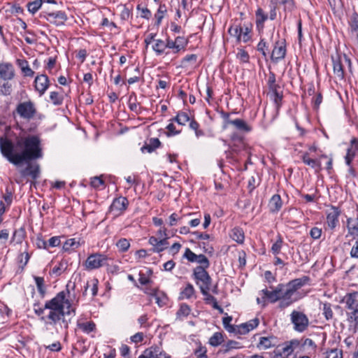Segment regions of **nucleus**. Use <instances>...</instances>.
<instances>
[{"label": "nucleus", "mask_w": 358, "mask_h": 358, "mask_svg": "<svg viewBox=\"0 0 358 358\" xmlns=\"http://www.w3.org/2000/svg\"><path fill=\"white\" fill-rule=\"evenodd\" d=\"M262 292L264 294L263 299L267 298L271 300V302H275L278 300H281V307L289 306L296 301V298L294 299H289V298L285 296V289L283 285H279L276 289L273 291H268L266 289H264L262 290Z\"/></svg>", "instance_id": "nucleus-4"}, {"label": "nucleus", "mask_w": 358, "mask_h": 358, "mask_svg": "<svg viewBox=\"0 0 358 358\" xmlns=\"http://www.w3.org/2000/svg\"><path fill=\"white\" fill-rule=\"evenodd\" d=\"M290 320L294 324V329L299 332H303L309 325L308 317L302 312L293 310L290 315Z\"/></svg>", "instance_id": "nucleus-7"}, {"label": "nucleus", "mask_w": 358, "mask_h": 358, "mask_svg": "<svg viewBox=\"0 0 358 358\" xmlns=\"http://www.w3.org/2000/svg\"><path fill=\"white\" fill-rule=\"evenodd\" d=\"M229 124L234 126V127L240 132L249 133L252 131V127L248 124L244 120L236 118L233 121H229Z\"/></svg>", "instance_id": "nucleus-23"}, {"label": "nucleus", "mask_w": 358, "mask_h": 358, "mask_svg": "<svg viewBox=\"0 0 358 358\" xmlns=\"http://www.w3.org/2000/svg\"><path fill=\"white\" fill-rule=\"evenodd\" d=\"M268 17L264 10L259 8L255 13V24L256 29L259 34H261L264 28V22L268 20Z\"/></svg>", "instance_id": "nucleus-21"}, {"label": "nucleus", "mask_w": 358, "mask_h": 358, "mask_svg": "<svg viewBox=\"0 0 358 358\" xmlns=\"http://www.w3.org/2000/svg\"><path fill=\"white\" fill-rule=\"evenodd\" d=\"M231 237L238 243H243L245 239L244 232L242 229L235 227L231 230Z\"/></svg>", "instance_id": "nucleus-33"}, {"label": "nucleus", "mask_w": 358, "mask_h": 358, "mask_svg": "<svg viewBox=\"0 0 358 358\" xmlns=\"http://www.w3.org/2000/svg\"><path fill=\"white\" fill-rule=\"evenodd\" d=\"M241 348H243V345L241 343L233 340H229L222 345L221 351L224 353H227L233 349H240Z\"/></svg>", "instance_id": "nucleus-31"}, {"label": "nucleus", "mask_w": 358, "mask_h": 358, "mask_svg": "<svg viewBox=\"0 0 358 358\" xmlns=\"http://www.w3.org/2000/svg\"><path fill=\"white\" fill-rule=\"evenodd\" d=\"M259 319L255 318L238 325V334H245L256 328L259 324Z\"/></svg>", "instance_id": "nucleus-25"}, {"label": "nucleus", "mask_w": 358, "mask_h": 358, "mask_svg": "<svg viewBox=\"0 0 358 358\" xmlns=\"http://www.w3.org/2000/svg\"><path fill=\"white\" fill-rule=\"evenodd\" d=\"M152 297L155 298V303L159 307H163L166 304L167 297L164 293L158 291Z\"/></svg>", "instance_id": "nucleus-44"}, {"label": "nucleus", "mask_w": 358, "mask_h": 358, "mask_svg": "<svg viewBox=\"0 0 358 358\" xmlns=\"http://www.w3.org/2000/svg\"><path fill=\"white\" fill-rule=\"evenodd\" d=\"M206 349L205 347H199L195 350V355L196 358H207Z\"/></svg>", "instance_id": "nucleus-64"}, {"label": "nucleus", "mask_w": 358, "mask_h": 358, "mask_svg": "<svg viewBox=\"0 0 358 358\" xmlns=\"http://www.w3.org/2000/svg\"><path fill=\"white\" fill-rule=\"evenodd\" d=\"M0 92L3 95H9L12 92V85L9 80H3V83H0Z\"/></svg>", "instance_id": "nucleus-47"}, {"label": "nucleus", "mask_w": 358, "mask_h": 358, "mask_svg": "<svg viewBox=\"0 0 358 358\" xmlns=\"http://www.w3.org/2000/svg\"><path fill=\"white\" fill-rule=\"evenodd\" d=\"M236 57L239 60H241L243 62L246 63L249 62V55L245 50L243 49L238 50Z\"/></svg>", "instance_id": "nucleus-59"}, {"label": "nucleus", "mask_w": 358, "mask_h": 358, "mask_svg": "<svg viewBox=\"0 0 358 358\" xmlns=\"http://www.w3.org/2000/svg\"><path fill=\"white\" fill-rule=\"evenodd\" d=\"M77 326L85 334H90L96 330V324L93 321L78 322Z\"/></svg>", "instance_id": "nucleus-34"}, {"label": "nucleus", "mask_w": 358, "mask_h": 358, "mask_svg": "<svg viewBox=\"0 0 358 358\" xmlns=\"http://www.w3.org/2000/svg\"><path fill=\"white\" fill-rule=\"evenodd\" d=\"M252 24L251 23L241 25H232L229 27L228 32L231 36L236 38L238 42L247 43L251 39V31Z\"/></svg>", "instance_id": "nucleus-5"}, {"label": "nucleus", "mask_w": 358, "mask_h": 358, "mask_svg": "<svg viewBox=\"0 0 358 358\" xmlns=\"http://www.w3.org/2000/svg\"><path fill=\"white\" fill-rule=\"evenodd\" d=\"M50 99L53 105L60 106L63 103L64 96L57 92H51L50 93Z\"/></svg>", "instance_id": "nucleus-40"}, {"label": "nucleus", "mask_w": 358, "mask_h": 358, "mask_svg": "<svg viewBox=\"0 0 358 358\" xmlns=\"http://www.w3.org/2000/svg\"><path fill=\"white\" fill-rule=\"evenodd\" d=\"M322 229L317 227H313L310 231V236L313 239H319L322 236Z\"/></svg>", "instance_id": "nucleus-61"}, {"label": "nucleus", "mask_w": 358, "mask_h": 358, "mask_svg": "<svg viewBox=\"0 0 358 358\" xmlns=\"http://www.w3.org/2000/svg\"><path fill=\"white\" fill-rule=\"evenodd\" d=\"M145 287L142 288V290L145 294L153 296L157 292L158 289L156 287H152L150 284L144 285Z\"/></svg>", "instance_id": "nucleus-60"}, {"label": "nucleus", "mask_w": 358, "mask_h": 358, "mask_svg": "<svg viewBox=\"0 0 358 358\" xmlns=\"http://www.w3.org/2000/svg\"><path fill=\"white\" fill-rule=\"evenodd\" d=\"M309 166L315 169L316 173L320 172L322 170L320 157L319 159H312Z\"/></svg>", "instance_id": "nucleus-58"}, {"label": "nucleus", "mask_w": 358, "mask_h": 358, "mask_svg": "<svg viewBox=\"0 0 358 358\" xmlns=\"http://www.w3.org/2000/svg\"><path fill=\"white\" fill-rule=\"evenodd\" d=\"M282 204V202L280 195L274 194L269 201V209L273 213L278 212L280 210Z\"/></svg>", "instance_id": "nucleus-27"}, {"label": "nucleus", "mask_w": 358, "mask_h": 358, "mask_svg": "<svg viewBox=\"0 0 358 358\" xmlns=\"http://www.w3.org/2000/svg\"><path fill=\"white\" fill-rule=\"evenodd\" d=\"M155 41V43L152 45V50L155 52L157 55H162L166 50V42L161 39H157Z\"/></svg>", "instance_id": "nucleus-36"}, {"label": "nucleus", "mask_w": 358, "mask_h": 358, "mask_svg": "<svg viewBox=\"0 0 358 358\" xmlns=\"http://www.w3.org/2000/svg\"><path fill=\"white\" fill-rule=\"evenodd\" d=\"M108 259L103 255L96 253L90 255L85 262L87 268H99L107 265Z\"/></svg>", "instance_id": "nucleus-11"}, {"label": "nucleus", "mask_w": 358, "mask_h": 358, "mask_svg": "<svg viewBox=\"0 0 358 358\" xmlns=\"http://www.w3.org/2000/svg\"><path fill=\"white\" fill-rule=\"evenodd\" d=\"M169 242L167 238H162L159 241L158 244L156 245L153 250L157 252H160L168 248Z\"/></svg>", "instance_id": "nucleus-50"}, {"label": "nucleus", "mask_w": 358, "mask_h": 358, "mask_svg": "<svg viewBox=\"0 0 358 358\" xmlns=\"http://www.w3.org/2000/svg\"><path fill=\"white\" fill-rule=\"evenodd\" d=\"M194 275L201 293L206 294V291L210 289V278L206 270H194Z\"/></svg>", "instance_id": "nucleus-9"}, {"label": "nucleus", "mask_w": 358, "mask_h": 358, "mask_svg": "<svg viewBox=\"0 0 358 358\" xmlns=\"http://www.w3.org/2000/svg\"><path fill=\"white\" fill-rule=\"evenodd\" d=\"M257 50L260 52L264 57H267L268 46L264 39H261L257 44Z\"/></svg>", "instance_id": "nucleus-49"}, {"label": "nucleus", "mask_w": 358, "mask_h": 358, "mask_svg": "<svg viewBox=\"0 0 358 358\" xmlns=\"http://www.w3.org/2000/svg\"><path fill=\"white\" fill-rule=\"evenodd\" d=\"M358 293L350 294L349 298L347 300L348 308L350 310H353L354 320L357 324H358Z\"/></svg>", "instance_id": "nucleus-22"}, {"label": "nucleus", "mask_w": 358, "mask_h": 358, "mask_svg": "<svg viewBox=\"0 0 358 358\" xmlns=\"http://www.w3.org/2000/svg\"><path fill=\"white\" fill-rule=\"evenodd\" d=\"M15 76L14 66L8 62L0 63V78L3 80H10Z\"/></svg>", "instance_id": "nucleus-18"}, {"label": "nucleus", "mask_w": 358, "mask_h": 358, "mask_svg": "<svg viewBox=\"0 0 358 358\" xmlns=\"http://www.w3.org/2000/svg\"><path fill=\"white\" fill-rule=\"evenodd\" d=\"M116 245L120 251L125 252L129 249L130 243L127 239L122 238L118 241Z\"/></svg>", "instance_id": "nucleus-52"}, {"label": "nucleus", "mask_w": 358, "mask_h": 358, "mask_svg": "<svg viewBox=\"0 0 358 358\" xmlns=\"http://www.w3.org/2000/svg\"><path fill=\"white\" fill-rule=\"evenodd\" d=\"M80 243L76 241V238H70L65 241L63 245V250L66 252H69L76 249L79 247Z\"/></svg>", "instance_id": "nucleus-39"}, {"label": "nucleus", "mask_w": 358, "mask_h": 358, "mask_svg": "<svg viewBox=\"0 0 358 358\" xmlns=\"http://www.w3.org/2000/svg\"><path fill=\"white\" fill-rule=\"evenodd\" d=\"M327 159L326 169L329 173H331V170L333 169V158L331 157H329L326 155H322L320 156V159Z\"/></svg>", "instance_id": "nucleus-62"}, {"label": "nucleus", "mask_w": 358, "mask_h": 358, "mask_svg": "<svg viewBox=\"0 0 358 358\" xmlns=\"http://www.w3.org/2000/svg\"><path fill=\"white\" fill-rule=\"evenodd\" d=\"M152 273V270H147L146 273H143L141 271L139 273V282L141 285H147L150 284L151 281L150 280V276Z\"/></svg>", "instance_id": "nucleus-46"}, {"label": "nucleus", "mask_w": 358, "mask_h": 358, "mask_svg": "<svg viewBox=\"0 0 358 358\" xmlns=\"http://www.w3.org/2000/svg\"><path fill=\"white\" fill-rule=\"evenodd\" d=\"M42 4H43L42 0H35L34 1L29 2L27 4L28 10L30 13H31L32 14H34L41 7Z\"/></svg>", "instance_id": "nucleus-45"}, {"label": "nucleus", "mask_w": 358, "mask_h": 358, "mask_svg": "<svg viewBox=\"0 0 358 358\" xmlns=\"http://www.w3.org/2000/svg\"><path fill=\"white\" fill-rule=\"evenodd\" d=\"M0 151L3 157L15 166L25 163L24 169L14 174L13 179L17 184H23L25 178L30 176L33 180L39 178L40 166L31 163L34 159L43 157L41 141L38 136L28 135L16 139L15 143L7 137H0Z\"/></svg>", "instance_id": "nucleus-2"}, {"label": "nucleus", "mask_w": 358, "mask_h": 358, "mask_svg": "<svg viewBox=\"0 0 358 358\" xmlns=\"http://www.w3.org/2000/svg\"><path fill=\"white\" fill-rule=\"evenodd\" d=\"M269 91L271 93V96L273 99V101L275 102L277 109H278L280 107V103L282 98V93L280 91L279 85L275 86L273 87V88H269Z\"/></svg>", "instance_id": "nucleus-28"}, {"label": "nucleus", "mask_w": 358, "mask_h": 358, "mask_svg": "<svg viewBox=\"0 0 358 358\" xmlns=\"http://www.w3.org/2000/svg\"><path fill=\"white\" fill-rule=\"evenodd\" d=\"M166 129H167L166 135L168 136H175V135L179 134L181 131L180 130H177L176 129V126L174 125V124L173 122L169 123L166 126Z\"/></svg>", "instance_id": "nucleus-57"}, {"label": "nucleus", "mask_w": 358, "mask_h": 358, "mask_svg": "<svg viewBox=\"0 0 358 358\" xmlns=\"http://www.w3.org/2000/svg\"><path fill=\"white\" fill-rule=\"evenodd\" d=\"M29 257H29V255L28 252L21 253L18 256V261L20 263V266L22 268L25 266L27 265V262H29Z\"/></svg>", "instance_id": "nucleus-55"}, {"label": "nucleus", "mask_w": 358, "mask_h": 358, "mask_svg": "<svg viewBox=\"0 0 358 358\" xmlns=\"http://www.w3.org/2000/svg\"><path fill=\"white\" fill-rule=\"evenodd\" d=\"M178 124L180 125H185L190 121V117L185 112L180 111L177 114Z\"/></svg>", "instance_id": "nucleus-48"}, {"label": "nucleus", "mask_w": 358, "mask_h": 358, "mask_svg": "<svg viewBox=\"0 0 358 358\" xmlns=\"http://www.w3.org/2000/svg\"><path fill=\"white\" fill-rule=\"evenodd\" d=\"M35 89L42 95L45 93L49 86L48 77L45 74L37 76L34 80Z\"/></svg>", "instance_id": "nucleus-20"}, {"label": "nucleus", "mask_w": 358, "mask_h": 358, "mask_svg": "<svg viewBox=\"0 0 358 358\" xmlns=\"http://www.w3.org/2000/svg\"><path fill=\"white\" fill-rule=\"evenodd\" d=\"M299 345V341L297 340H292L288 343H285L281 346L280 349L275 350L274 358H278L282 357V353L286 354L287 356L290 355L294 348Z\"/></svg>", "instance_id": "nucleus-15"}, {"label": "nucleus", "mask_w": 358, "mask_h": 358, "mask_svg": "<svg viewBox=\"0 0 358 358\" xmlns=\"http://www.w3.org/2000/svg\"><path fill=\"white\" fill-rule=\"evenodd\" d=\"M309 280L310 278L308 276H303L300 278L294 279L286 285H284L285 289V296L289 298V299H294L295 298L292 297L293 295L299 289L308 284Z\"/></svg>", "instance_id": "nucleus-8"}, {"label": "nucleus", "mask_w": 358, "mask_h": 358, "mask_svg": "<svg viewBox=\"0 0 358 358\" xmlns=\"http://www.w3.org/2000/svg\"><path fill=\"white\" fill-rule=\"evenodd\" d=\"M43 17L50 23L57 26L63 25L67 20V16L63 11L57 12H43Z\"/></svg>", "instance_id": "nucleus-13"}, {"label": "nucleus", "mask_w": 358, "mask_h": 358, "mask_svg": "<svg viewBox=\"0 0 358 358\" xmlns=\"http://www.w3.org/2000/svg\"><path fill=\"white\" fill-rule=\"evenodd\" d=\"M224 341V336L221 332H215L209 339V344L217 347Z\"/></svg>", "instance_id": "nucleus-38"}, {"label": "nucleus", "mask_w": 358, "mask_h": 358, "mask_svg": "<svg viewBox=\"0 0 358 358\" xmlns=\"http://www.w3.org/2000/svg\"><path fill=\"white\" fill-rule=\"evenodd\" d=\"M0 151L3 157L15 166L25 163L24 169L14 174L13 179L17 184H23L25 178L30 176L33 180L39 178L40 166L31 163L34 159L43 157L41 141L38 136L28 135L16 139L15 143L7 137H0Z\"/></svg>", "instance_id": "nucleus-1"}, {"label": "nucleus", "mask_w": 358, "mask_h": 358, "mask_svg": "<svg viewBox=\"0 0 358 358\" xmlns=\"http://www.w3.org/2000/svg\"><path fill=\"white\" fill-rule=\"evenodd\" d=\"M183 257L190 262L199 264L196 268H206L209 266V262L204 255H196L189 248H186Z\"/></svg>", "instance_id": "nucleus-10"}, {"label": "nucleus", "mask_w": 358, "mask_h": 358, "mask_svg": "<svg viewBox=\"0 0 358 358\" xmlns=\"http://www.w3.org/2000/svg\"><path fill=\"white\" fill-rule=\"evenodd\" d=\"M341 215V210L338 208L331 206L327 212V221L326 224L327 229L334 231L336 226L338 224V217Z\"/></svg>", "instance_id": "nucleus-12"}, {"label": "nucleus", "mask_w": 358, "mask_h": 358, "mask_svg": "<svg viewBox=\"0 0 358 358\" xmlns=\"http://www.w3.org/2000/svg\"><path fill=\"white\" fill-rule=\"evenodd\" d=\"M276 4L282 5L285 13L292 12L296 6L294 0H275Z\"/></svg>", "instance_id": "nucleus-32"}, {"label": "nucleus", "mask_w": 358, "mask_h": 358, "mask_svg": "<svg viewBox=\"0 0 358 358\" xmlns=\"http://www.w3.org/2000/svg\"><path fill=\"white\" fill-rule=\"evenodd\" d=\"M195 292L192 285L187 283L186 286L181 290L180 293V299H189L194 296Z\"/></svg>", "instance_id": "nucleus-30"}, {"label": "nucleus", "mask_w": 358, "mask_h": 358, "mask_svg": "<svg viewBox=\"0 0 358 358\" xmlns=\"http://www.w3.org/2000/svg\"><path fill=\"white\" fill-rule=\"evenodd\" d=\"M286 55V46L285 41H278L275 43L273 50L271 53V59L278 62L285 58Z\"/></svg>", "instance_id": "nucleus-14"}, {"label": "nucleus", "mask_w": 358, "mask_h": 358, "mask_svg": "<svg viewBox=\"0 0 358 358\" xmlns=\"http://www.w3.org/2000/svg\"><path fill=\"white\" fill-rule=\"evenodd\" d=\"M34 280L36 284L37 289L42 297L45 294V287L44 285V279L42 277L35 276Z\"/></svg>", "instance_id": "nucleus-43"}, {"label": "nucleus", "mask_w": 358, "mask_h": 358, "mask_svg": "<svg viewBox=\"0 0 358 358\" xmlns=\"http://www.w3.org/2000/svg\"><path fill=\"white\" fill-rule=\"evenodd\" d=\"M197 55L194 54L186 55L182 60L181 66L182 67H188L189 64L193 66L196 64Z\"/></svg>", "instance_id": "nucleus-42"}, {"label": "nucleus", "mask_w": 358, "mask_h": 358, "mask_svg": "<svg viewBox=\"0 0 358 358\" xmlns=\"http://www.w3.org/2000/svg\"><path fill=\"white\" fill-rule=\"evenodd\" d=\"M71 282L66 285V289L59 292L54 298L46 301L43 307L39 303L34 304V312L44 322L47 327H52L57 333L69 328V322L66 315L75 313L69 287Z\"/></svg>", "instance_id": "nucleus-3"}, {"label": "nucleus", "mask_w": 358, "mask_h": 358, "mask_svg": "<svg viewBox=\"0 0 358 358\" xmlns=\"http://www.w3.org/2000/svg\"><path fill=\"white\" fill-rule=\"evenodd\" d=\"M191 312V308L186 303H182L176 313V319L178 320H183L186 318Z\"/></svg>", "instance_id": "nucleus-29"}, {"label": "nucleus", "mask_w": 358, "mask_h": 358, "mask_svg": "<svg viewBox=\"0 0 358 358\" xmlns=\"http://www.w3.org/2000/svg\"><path fill=\"white\" fill-rule=\"evenodd\" d=\"M333 69L334 73L340 80H343L345 78V73L341 63V58L334 59L333 58Z\"/></svg>", "instance_id": "nucleus-26"}, {"label": "nucleus", "mask_w": 358, "mask_h": 358, "mask_svg": "<svg viewBox=\"0 0 358 358\" xmlns=\"http://www.w3.org/2000/svg\"><path fill=\"white\" fill-rule=\"evenodd\" d=\"M15 111L21 118L29 121L35 116L36 108L32 101H28L20 103L17 106Z\"/></svg>", "instance_id": "nucleus-6"}, {"label": "nucleus", "mask_w": 358, "mask_h": 358, "mask_svg": "<svg viewBox=\"0 0 358 358\" xmlns=\"http://www.w3.org/2000/svg\"><path fill=\"white\" fill-rule=\"evenodd\" d=\"M348 236L353 239L358 238V218L350 217L347 220Z\"/></svg>", "instance_id": "nucleus-24"}, {"label": "nucleus", "mask_w": 358, "mask_h": 358, "mask_svg": "<svg viewBox=\"0 0 358 358\" xmlns=\"http://www.w3.org/2000/svg\"><path fill=\"white\" fill-rule=\"evenodd\" d=\"M127 206L128 200L125 197H119L113 201L110 206V211L117 215L124 211Z\"/></svg>", "instance_id": "nucleus-19"}, {"label": "nucleus", "mask_w": 358, "mask_h": 358, "mask_svg": "<svg viewBox=\"0 0 358 358\" xmlns=\"http://www.w3.org/2000/svg\"><path fill=\"white\" fill-rule=\"evenodd\" d=\"M258 348L263 350H266L270 348L277 347V349H279L280 347L279 341L276 336H263L259 338V341L258 343Z\"/></svg>", "instance_id": "nucleus-16"}, {"label": "nucleus", "mask_w": 358, "mask_h": 358, "mask_svg": "<svg viewBox=\"0 0 358 358\" xmlns=\"http://www.w3.org/2000/svg\"><path fill=\"white\" fill-rule=\"evenodd\" d=\"M138 358H171L170 355L161 350L159 348L151 347L146 349Z\"/></svg>", "instance_id": "nucleus-17"}, {"label": "nucleus", "mask_w": 358, "mask_h": 358, "mask_svg": "<svg viewBox=\"0 0 358 358\" xmlns=\"http://www.w3.org/2000/svg\"><path fill=\"white\" fill-rule=\"evenodd\" d=\"M166 12V8L164 5H160L157 13L155 14V18L157 20V24H159L164 16V13Z\"/></svg>", "instance_id": "nucleus-51"}, {"label": "nucleus", "mask_w": 358, "mask_h": 358, "mask_svg": "<svg viewBox=\"0 0 358 358\" xmlns=\"http://www.w3.org/2000/svg\"><path fill=\"white\" fill-rule=\"evenodd\" d=\"M25 236V231L23 229H19L15 230L13 234L12 243H15L16 244H20L22 242Z\"/></svg>", "instance_id": "nucleus-41"}, {"label": "nucleus", "mask_w": 358, "mask_h": 358, "mask_svg": "<svg viewBox=\"0 0 358 358\" xmlns=\"http://www.w3.org/2000/svg\"><path fill=\"white\" fill-rule=\"evenodd\" d=\"M175 43L176 44L178 50L180 52V50H185L187 42L185 38L178 36L175 39Z\"/></svg>", "instance_id": "nucleus-53"}, {"label": "nucleus", "mask_w": 358, "mask_h": 358, "mask_svg": "<svg viewBox=\"0 0 358 358\" xmlns=\"http://www.w3.org/2000/svg\"><path fill=\"white\" fill-rule=\"evenodd\" d=\"M137 10H138L139 15L142 18L148 20L152 15L151 12L147 8L141 7L140 5H138Z\"/></svg>", "instance_id": "nucleus-54"}, {"label": "nucleus", "mask_w": 358, "mask_h": 358, "mask_svg": "<svg viewBox=\"0 0 358 358\" xmlns=\"http://www.w3.org/2000/svg\"><path fill=\"white\" fill-rule=\"evenodd\" d=\"M350 36L358 45V20L354 18L350 22Z\"/></svg>", "instance_id": "nucleus-37"}, {"label": "nucleus", "mask_w": 358, "mask_h": 358, "mask_svg": "<svg viewBox=\"0 0 358 358\" xmlns=\"http://www.w3.org/2000/svg\"><path fill=\"white\" fill-rule=\"evenodd\" d=\"M203 295L206 296V298L204 300L206 303L211 304L214 309L218 310L221 313H223V309L221 306H220L218 305V303H217L215 297H214L213 295L210 294L208 293V291H206V294H203Z\"/></svg>", "instance_id": "nucleus-35"}, {"label": "nucleus", "mask_w": 358, "mask_h": 358, "mask_svg": "<svg viewBox=\"0 0 358 358\" xmlns=\"http://www.w3.org/2000/svg\"><path fill=\"white\" fill-rule=\"evenodd\" d=\"M327 358H343L342 350L338 349L331 350L327 355Z\"/></svg>", "instance_id": "nucleus-63"}, {"label": "nucleus", "mask_w": 358, "mask_h": 358, "mask_svg": "<svg viewBox=\"0 0 358 358\" xmlns=\"http://www.w3.org/2000/svg\"><path fill=\"white\" fill-rule=\"evenodd\" d=\"M22 71L25 76L31 77L34 76V72L29 68L27 62H23L21 64Z\"/></svg>", "instance_id": "nucleus-56"}]
</instances>
